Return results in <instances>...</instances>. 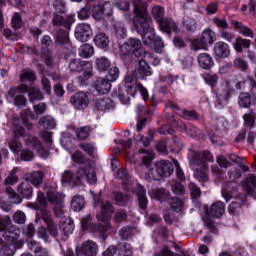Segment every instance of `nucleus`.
I'll return each mask as SVG.
<instances>
[{
	"label": "nucleus",
	"mask_w": 256,
	"mask_h": 256,
	"mask_svg": "<svg viewBox=\"0 0 256 256\" xmlns=\"http://www.w3.org/2000/svg\"><path fill=\"white\" fill-rule=\"evenodd\" d=\"M137 18L134 21V28L138 35H141L144 45H153L157 36L153 29V20L149 13L145 12V6L139 2L135 3Z\"/></svg>",
	"instance_id": "nucleus-1"
},
{
	"label": "nucleus",
	"mask_w": 256,
	"mask_h": 256,
	"mask_svg": "<svg viewBox=\"0 0 256 256\" xmlns=\"http://www.w3.org/2000/svg\"><path fill=\"white\" fill-rule=\"evenodd\" d=\"M17 123H19V119H14V138L8 144L9 149H11L13 153H19V151H21L22 144L19 141L20 136L24 138V141L27 145L36 149V151L39 153V155L42 156L43 159H47L49 157V152L43 149V145L41 144L39 138L25 133V128L17 126Z\"/></svg>",
	"instance_id": "nucleus-2"
},
{
	"label": "nucleus",
	"mask_w": 256,
	"mask_h": 256,
	"mask_svg": "<svg viewBox=\"0 0 256 256\" xmlns=\"http://www.w3.org/2000/svg\"><path fill=\"white\" fill-rule=\"evenodd\" d=\"M124 87L125 90L119 88L118 89V99L122 103V105H127L129 103L131 97H135L137 95V92L139 91L140 95H142V98L144 101H147L149 99V92L147 91V88L143 86V84L137 82L136 79L133 78L131 75H127L124 80Z\"/></svg>",
	"instance_id": "nucleus-3"
},
{
	"label": "nucleus",
	"mask_w": 256,
	"mask_h": 256,
	"mask_svg": "<svg viewBox=\"0 0 256 256\" xmlns=\"http://www.w3.org/2000/svg\"><path fill=\"white\" fill-rule=\"evenodd\" d=\"M82 179H86L90 185H95L97 183L95 168L91 165H86L78 170L77 175L73 174L70 170H66L62 174V183H68L69 185H79Z\"/></svg>",
	"instance_id": "nucleus-4"
},
{
	"label": "nucleus",
	"mask_w": 256,
	"mask_h": 256,
	"mask_svg": "<svg viewBox=\"0 0 256 256\" xmlns=\"http://www.w3.org/2000/svg\"><path fill=\"white\" fill-rule=\"evenodd\" d=\"M37 203L36 211H40L42 220L46 223L48 231H50L51 235H58L57 225H55V222L53 221L51 212L47 210V198H45V194L41 191H38Z\"/></svg>",
	"instance_id": "nucleus-5"
},
{
	"label": "nucleus",
	"mask_w": 256,
	"mask_h": 256,
	"mask_svg": "<svg viewBox=\"0 0 256 256\" xmlns=\"http://www.w3.org/2000/svg\"><path fill=\"white\" fill-rule=\"evenodd\" d=\"M188 161L191 169H207V163H213V154L209 151L199 152L190 149L188 153Z\"/></svg>",
	"instance_id": "nucleus-6"
},
{
	"label": "nucleus",
	"mask_w": 256,
	"mask_h": 256,
	"mask_svg": "<svg viewBox=\"0 0 256 256\" xmlns=\"http://www.w3.org/2000/svg\"><path fill=\"white\" fill-rule=\"evenodd\" d=\"M138 153L140 155H144L142 157V163L148 169L149 179H152L153 181H161L162 177L157 169V164H154L153 167H151V163L153 162V159H155V154L152 152V150L140 148Z\"/></svg>",
	"instance_id": "nucleus-7"
},
{
	"label": "nucleus",
	"mask_w": 256,
	"mask_h": 256,
	"mask_svg": "<svg viewBox=\"0 0 256 256\" xmlns=\"http://www.w3.org/2000/svg\"><path fill=\"white\" fill-rule=\"evenodd\" d=\"M69 71L72 73H81L82 81H87L93 77V67L91 63L83 61L79 58L72 59L68 65Z\"/></svg>",
	"instance_id": "nucleus-8"
},
{
	"label": "nucleus",
	"mask_w": 256,
	"mask_h": 256,
	"mask_svg": "<svg viewBox=\"0 0 256 256\" xmlns=\"http://www.w3.org/2000/svg\"><path fill=\"white\" fill-rule=\"evenodd\" d=\"M93 216L88 214L81 219V227L82 231H89L90 233H97L100 237H104L105 233L111 229V224L107 223L103 225V223L97 225L92 223Z\"/></svg>",
	"instance_id": "nucleus-9"
},
{
	"label": "nucleus",
	"mask_w": 256,
	"mask_h": 256,
	"mask_svg": "<svg viewBox=\"0 0 256 256\" xmlns=\"http://www.w3.org/2000/svg\"><path fill=\"white\" fill-rule=\"evenodd\" d=\"M217 41V35L211 29H206L202 32V35L199 39H194L191 43V47L194 51H199L203 49L207 51L209 45H213V42Z\"/></svg>",
	"instance_id": "nucleus-10"
},
{
	"label": "nucleus",
	"mask_w": 256,
	"mask_h": 256,
	"mask_svg": "<svg viewBox=\"0 0 256 256\" xmlns=\"http://www.w3.org/2000/svg\"><path fill=\"white\" fill-rule=\"evenodd\" d=\"M124 55H134V57H141L143 53V44L137 38H130L121 47Z\"/></svg>",
	"instance_id": "nucleus-11"
},
{
	"label": "nucleus",
	"mask_w": 256,
	"mask_h": 256,
	"mask_svg": "<svg viewBox=\"0 0 256 256\" xmlns=\"http://www.w3.org/2000/svg\"><path fill=\"white\" fill-rule=\"evenodd\" d=\"M233 93H235V88H233L229 80H226L221 82V84L217 88L216 97L219 103H223L225 101H229Z\"/></svg>",
	"instance_id": "nucleus-12"
},
{
	"label": "nucleus",
	"mask_w": 256,
	"mask_h": 256,
	"mask_svg": "<svg viewBox=\"0 0 256 256\" xmlns=\"http://www.w3.org/2000/svg\"><path fill=\"white\" fill-rule=\"evenodd\" d=\"M76 256H97L99 253V246L93 240L83 242L81 247L75 250Z\"/></svg>",
	"instance_id": "nucleus-13"
},
{
	"label": "nucleus",
	"mask_w": 256,
	"mask_h": 256,
	"mask_svg": "<svg viewBox=\"0 0 256 256\" xmlns=\"http://www.w3.org/2000/svg\"><path fill=\"white\" fill-rule=\"evenodd\" d=\"M91 35H93V29L91 28L90 24H77L74 31V36L77 39V41H80L81 43H87V41L91 39Z\"/></svg>",
	"instance_id": "nucleus-14"
},
{
	"label": "nucleus",
	"mask_w": 256,
	"mask_h": 256,
	"mask_svg": "<svg viewBox=\"0 0 256 256\" xmlns=\"http://www.w3.org/2000/svg\"><path fill=\"white\" fill-rule=\"evenodd\" d=\"M166 107L171 109L174 113H177L179 117L187 119L188 121H197V119H199L197 112L181 109L179 105L175 104L173 101H168Z\"/></svg>",
	"instance_id": "nucleus-15"
},
{
	"label": "nucleus",
	"mask_w": 256,
	"mask_h": 256,
	"mask_svg": "<svg viewBox=\"0 0 256 256\" xmlns=\"http://www.w3.org/2000/svg\"><path fill=\"white\" fill-rule=\"evenodd\" d=\"M70 103L74 109L83 111V109H87V107H89V94L85 92H76L70 97Z\"/></svg>",
	"instance_id": "nucleus-16"
},
{
	"label": "nucleus",
	"mask_w": 256,
	"mask_h": 256,
	"mask_svg": "<svg viewBox=\"0 0 256 256\" xmlns=\"http://www.w3.org/2000/svg\"><path fill=\"white\" fill-rule=\"evenodd\" d=\"M115 213V207L113 206V204H111V202L106 201L102 203V208H101V212L99 214H97V219L98 221H101V223L103 225H110L111 224V214ZM111 228V225H110Z\"/></svg>",
	"instance_id": "nucleus-17"
},
{
	"label": "nucleus",
	"mask_w": 256,
	"mask_h": 256,
	"mask_svg": "<svg viewBox=\"0 0 256 256\" xmlns=\"http://www.w3.org/2000/svg\"><path fill=\"white\" fill-rule=\"evenodd\" d=\"M151 75H153V71L151 70V66H149L145 60H140L137 68L132 73L133 79L142 80L147 79V77H151Z\"/></svg>",
	"instance_id": "nucleus-18"
},
{
	"label": "nucleus",
	"mask_w": 256,
	"mask_h": 256,
	"mask_svg": "<svg viewBox=\"0 0 256 256\" xmlns=\"http://www.w3.org/2000/svg\"><path fill=\"white\" fill-rule=\"evenodd\" d=\"M51 45H53V40L50 36H44L41 40V55L44 57L46 64L51 65L53 63V52L51 51Z\"/></svg>",
	"instance_id": "nucleus-19"
},
{
	"label": "nucleus",
	"mask_w": 256,
	"mask_h": 256,
	"mask_svg": "<svg viewBox=\"0 0 256 256\" xmlns=\"http://www.w3.org/2000/svg\"><path fill=\"white\" fill-rule=\"evenodd\" d=\"M73 23H75V18L71 15L54 14L53 25H56V27H64L69 30Z\"/></svg>",
	"instance_id": "nucleus-20"
},
{
	"label": "nucleus",
	"mask_w": 256,
	"mask_h": 256,
	"mask_svg": "<svg viewBox=\"0 0 256 256\" xmlns=\"http://www.w3.org/2000/svg\"><path fill=\"white\" fill-rule=\"evenodd\" d=\"M105 15H111V4L105 3L104 5H96L93 7L92 17L96 21H101Z\"/></svg>",
	"instance_id": "nucleus-21"
},
{
	"label": "nucleus",
	"mask_w": 256,
	"mask_h": 256,
	"mask_svg": "<svg viewBox=\"0 0 256 256\" xmlns=\"http://www.w3.org/2000/svg\"><path fill=\"white\" fill-rule=\"evenodd\" d=\"M156 169L160 173V177H169L175 171L173 164L167 160H160L156 162Z\"/></svg>",
	"instance_id": "nucleus-22"
},
{
	"label": "nucleus",
	"mask_w": 256,
	"mask_h": 256,
	"mask_svg": "<svg viewBox=\"0 0 256 256\" xmlns=\"http://www.w3.org/2000/svg\"><path fill=\"white\" fill-rule=\"evenodd\" d=\"M160 31L163 33H167V35L171 34V31H174V33H179V28L177 27V24L173 19L171 18H163L158 22Z\"/></svg>",
	"instance_id": "nucleus-23"
},
{
	"label": "nucleus",
	"mask_w": 256,
	"mask_h": 256,
	"mask_svg": "<svg viewBox=\"0 0 256 256\" xmlns=\"http://www.w3.org/2000/svg\"><path fill=\"white\" fill-rule=\"evenodd\" d=\"M205 213L208 215V217H215L216 219H219V217L223 216V213H225V205L223 202H216L214 203L210 209L205 206Z\"/></svg>",
	"instance_id": "nucleus-24"
},
{
	"label": "nucleus",
	"mask_w": 256,
	"mask_h": 256,
	"mask_svg": "<svg viewBox=\"0 0 256 256\" xmlns=\"http://www.w3.org/2000/svg\"><path fill=\"white\" fill-rule=\"evenodd\" d=\"M214 55H216L218 59H225L229 57V55H231L229 45L225 42H217L214 46Z\"/></svg>",
	"instance_id": "nucleus-25"
},
{
	"label": "nucleus",
	"mask_w": 256,
	"mask_h": 256,
	"mask_svg": "<svg viewBox=\"0 0 256 256\" xmlns=\"http://www.w3.org/2000/svg\"><path fill=\"white\" fill-rule=\"evenodd\" d=\"M30 90L31 88H29V86L25 83H21L17 87H12L8 90L7 101L9 103H13V99H15L17 93H29Z\"/></svg>",
	"instance_id": "nucleus-26"
},
{
	"label": "nucleus",
	"mask_w": 256,
	"mask_h": 256,
	"mask_svg": "<svg viewBox=\"0 0 256 256\" xmlns=\"http://www.w3.org/2000/svg\"><path fill=\"white\" fill-rule=\"evenodd\" d=\"M93 42L99 49H107V47H109V43H111V40L109 39V35L106 33L98 32L94 36Z\"/></svg>",
	"instance_id": "nucleus-27"
},
{
	"label": "nucleus",
	"mask_w": 256,
	"mask_h": 256,
	"mask_svg": "<svg viewBox=\"0 0 256 256\" xmlns=\"http://www.w3.org/2000/svg\"><path fill=\"white\" fill-rule=\"evenodd\" d=\"M134 193L138 197V203L140 208L147 209V204L149 203V201L147 200V192H145V188L141 184H138L134 188Z\"/></svg>",
	"instance_id": "nucleus-28"
},
{
	"label": "nucleus",
	"mask_w": 256,
	"mask_h": 256,
	"mask_svg": "<svg viewBox=\"0 0 256 256\" xmlns=\"http://www.w3.org/2000/svg\"><path fill=\"white\" fill-rule=\"evenodd\" d=\"M94 87L100 95H107L111 91V83L104 78H98L94 83Z\"/></svg>",
	"instance_id": "nucleus-29"
},
{
	"label": "nucleus",
	"mask_w": 256,
	"mask_h": 256,
	"mask_svg": "<svg viewBox=\"0 0 256 256\" xmlns=\"http://www.w3.org/2000/svg\"><path fill=\"white\" fill-rule=\"evenodd\" d=\"M18 193L22 195L24 199H31L33 197V186L25 180L18 186Z\"/></svg>",
	"instance_id": "nucleus-30"
},
{
	"label": "nucleus",
	"mask_w": 256,
	"mask_h": 256,
	"mask_svg": "<svg viewBox=\"0 0 256 256\" xmlns=\"http://www.w3.org/2000/svg\"><path fill=\"white\" fill-rule=\"evenodd\" d=\"M43 177H44L43 172L36 171V172H31L26 174L25 179L26 181L34 185V187H39V185L43 183Z\"/></svg>",
	"instance_id": "nucleus-31"
},
{
	"label": "nucleus",
	"mask_w": 256,
	"mask_h": 256,
	"mask_svg": "<svg viewBox=\"0 0 256 256\" xmlns=\"http://www.w3.org/2000/svg\"><path fill=\"white\" fill-rule=\"evenodd\" d=\"M47 195V199L49 201V203H51L52 205H61L63 204V199L65 198V196H63V194L53 190V189H50L47 191L46 193Z\"/></svg>",
	"instance_id": "nucleus-32"
},
{
	"label": "nucleus",
	"mask_w": 256,
	"mask_h": 256,
	"mask_svg": "<svg viewBox=\"0 0 256 256\" xmlns=\"http://www.w3.org/2000/svg\"><path fill=\"white\" fill-rule=\"evenodd\" d=\"M33 109H34V113L36 115L31 114V110H27L26 115H30V117H31V119H33V121H37L39 119V115H43V113H45V111H47V104L45 102H41L37 105H34Z\"/></svg>",
	"instance_id": "nucleus-33"
},
{
	"label": "nucleus",
	"mask_w": 256,
	"mask_h": 256,
	"mask_svg": "<svg viewBox=\"0 0 256 256\" xmlns=\"http://www.w3.org/2000/svg\"><path fill=\"white\" fill-rule=\"evenodd\" d=\"M213 63V57H211V55L207 53L199 54L198 65H200L202 69H211V67H213Z\"/></svg>",
	"instance_id": "nucleus-34"
},
{
	"label": "nucleus",
	"mask_w": 256,
	"mask_h": 256,
	"mask_svg": "<svg viewBox=\"0 0 256 256\" xmlns=\"http://www.w3.org/2000/svg\"><path fill=\"white\" fill-rule=\"evenodd\" d=\"M113 35H115L118 39H125L127 37V29L125 28V24L119 21L114 22Z\"/></svg>",
	"instance_id": "nucleus-35"
},
{
	"label": "nucleus",
	"mask_w": 256,
	"mask_h": 256,
	"mask_svg": "<svg viewBox=\"0 0 256 256\" xmlns=\"http://www.w3.org/2000/svg\"><path fill=\"white\" fill-rule=\"evenodd\" d=\"M78 53L80 57L89 59L95 55V48L91 44H82L78 49Z\"/></svg>",
	"instance_id": "nucleus-36"
},
{
	"label": "nucleus",
	"mask_w": 256,
	"mask_h": 256,
	"mask_svg": "<svg viewBox=\"0 0 256 256\" xmlns=\"http://www.w3.org/2000/svg\"><path fill=\"white\" fill-rule=\"evenodd\" d=\"M85 207V198L81 195H76L72 198L71 209L73 211L79 212L83 211Z\"/></svg>",
	"instance_id": "nucleus-37"
},
{
	"label": "nucleus",
	"mask_w": 256,
	"mask_h": 256,
	"mask_svg": "<svg viewBox=\"0 0 256 256\" xmlns=\"http://www.w3.org/2000/svg\"><path fill=\"white\" fill-rule=\"evenodd\" d=\"M232 44L237 53H241L243 49L251 47V41L243 38H236Z\"/></svg>",
	"instance_id": "nucleus-38"
},
{
	"label": "nucleus",
	"mask_w": 256,
	"mask_h": 256,
	"mask_svg": "<svg viewBox=\"0 0 256 256\" xmlns=\"http://www.w3.org/2000/svg\"><path fill=\"white\" fill-rule=\"evenodd\" d=\"M28 97L30 103H35V101H43L44 99L43 92H41V89L37 87H30Z\"/></svg>",
	"instance_id": "nucleus-39"
},
{
	"label": "nucleus",
	"mask_w": 256,
	"mask_h": 256,
	"mask_svg": "<svg viewBox=\"0 0 256 256\" xmlns=\"http://www.w3.org/2000/svg\"><path fill=\"white\" fill-rule=\"evenodd\" d=\"M95 65L98 71H107L111 67V60L105 56L96 58Z\"/></svg>",
	"instance_id": "nucleus-40"
},
{
	"label": "nucleus",
	"mask_w": 256,
	"mask_h": 256,
	"mask_svg": "<svg viewBox=\"0 0 256 256\" xmlns=\"http://www.w3.org/2000/svg\"><path fill=\"white\" fill-rule=\"evenodd\" d=\"M255 186H256V177L253 174H249L246 177V189L248 193L256 199V193H255Z\"/></svg>",
	"instance_id": "nucleus-41"
},
{
	"label": "nucleus",
	"mask_w": 256,
	"mask_h": 256,
	"mask_svg": "<svg viewBox=\"0 0 256 256\" xmlns=\"http://www.w3.org/2000/svg\"><path fill=\"white\" fill-rule=\"evenodd\" d=\"M39 125L40 127H43V129H55V127H57V122L51 116H44L40 119Z\"/></svg>",
	"instance_id": "nucleus-42"
},
{
	"label": "nucleus",
	"mask_w": 256,
	"mask_h": 256,
	"mask_svg": "<svg viewBox=\"0 0 256 256\" xmlns=\"http://www.w3.org/2000/svg\"><path fill=\"white\" fill-rule=\"evenodd\" d=\"M153 139H155V136H153V133L151 132H149L148 136H144L143 134H137L134 136V140L137 143H142L143 147H149Z\"/></svg>",
	"instance_id": "nucleus-43"
},
{
	"label": "nucleus",
	"mask_w": 256,
	"mask_h": 256,
	"mask_svg": "<svg viewBox=\"0 0 256 256\" xmlns=\"http://www.w3.org/2000/svg\"><path fill=\"white\" fill-rule=\"evenodd\" d=\"M113 199L116 203V205H119V207H125L127 205V202L130 201V197L127 194H123L122 192H114Z\"/></svg>",
	"instance_id": "nucleus-44"
},
{
	"label": "nucleus",
	"mask_w": 256,
	"mask_h": 256,
	"mask_svg": "<svg viewBox=\"0 0 256 256\" xmlns=\"http://www.w3.org/2000/svg\"><path fill=\"white\" fill-rule=\"evenodd\" d=\"M20 81L22 83H34V81H37V74L33 70H24L20 74Z\"/></svg>",
	"instance_id": "nucleus-45"
},
{
	"label": "nucleus",
	"mask_w": 256,
	"mask_h": 256,
	"mask_svg": "<svg viewBox=\"0 0 256 256\" xmlns=\"http://www.w3.org/2000/svg\"><path fill=\"white\" fill-rule=\"evenodd\" d=\"M11 27L14 31H19L23 27V17L19 12H15L11 18Z\"/></svg>",
	"instance_id": "nucleus-46"
},
{
	"label": "nucleus",
	"mask_w": 256,
	"mask_h": 256,
	"mask_svg": "<svg viewBox=\"0 0 256 256\" xmlns=\"http://www.w3.org/2000/svg\"><path fill=\"white\" fill-rule=\"evenodd\" d=\"M233 25L241 35H244L245 37H253V30L243 25V23L235 21L233 22Z\"/></svg>",
	"instance_id": "nucleus-47"
},
{
	"label": "nucleus",
	"mask_w": 256,
	"mask_h": 256,
	"mask_svg": "<svg viewBox=\"0 0 256 256\" xmlns=\"http://www.w3.org/2000/svg\"><path fill=\"white\" fill-rule=\"evenodd\" d=\"M194 171V177L199 181V183H207L209 181V176L205 173V168H192Z\"/></svg>",
	"instance_id": "nucleus-48"
},
{
	"label": "nucleus",
	"mask_w": 256,
	"mask_h": 256,
	"mask_svg": "<svg viewBox=\"0 0 256 256\" xmlns=\"http://www.w3.org/2000/svg\"><path fill=\"white\" fill-rule=\"evenodd\" d=\"M238 104L243 109H247L251 106V95L249 93H241L238 97Z\"/></svg>",
	"instance_id": "nucleus-49"
},
{
	"label": "nucleus",
	"mask_w": 256,
	"mask_h": 256,
	"mask_svg": "<svg viewBox=\"0 0 256 256\" xmlns=\"http://www.w3.org/2000/svg\"><path fill=\"white\" fill-rule=\"evenodd\" d=\"M203 79L210 87H215L219 81V76L216 73L210 72L203 75Z\"/></svg>",
	"instance_id": "nucleus-50"
},
{
	"label": "nucleus",
	"mask_w": 256,
	"mask_h": 256,
	"mask_svg": "<svg viewBox=\"0 0 256 256\" xmlns=\"http://www.w3.org/2000/svg\"><path fill=\"white\" fill-rule=\"evenodd\" d=\"M6 193L8 194L10 203H12L13 205H19V203L23 202V199L19 197V195L15 193V191L12 190L11 187H6Z\"/></svg>",
	"instance_id": "nucleus-51"
},
{
	"label": "nucleus",
	"mask_w": 256,
	"mask_h": 256,
	"mask_svg": "<svg viewBox=\"0 0 256 256\" xmlns=\"http://www.w3.org/2000/svg\"><path fill=\"white\" fill-rule=\"evenodd\" d=\"M61 231L64 236L69 237L75 231V224L71 220H68L61 225Z\"/></svg>",
	"instance_id": "nucleus-52"
},
{
	"label": "nucleus",
	"mask_w": 256,
	"mask_h": 256,
	"mask_svg": "<svg viewBox=\"0 0 256 256\" xmlns=\"http://www.w3.org/2000/svg\"><path fill=\"white\" fill-rule=\"evenodd\" d=\"M90 133H91V126H83L76 130L77 138L80 141H85V139L89 137Z\"/></svg>",
	"instance_id": "nucleus-53"
},
{
	"label": "nucleus",
	"mask_w": 256,
	"mask_h": 256,
	"mask_svg": "<svg viewBox=\"0 0 256 256\" xmlns=\"http://www.w3.org/2000/svg\"><path fill=\"white\" fill-rule=\"evenodd\" d=\"M69 43V32L60 30L56 36V45H67Z\"/></svg>",
	"instance_id": "nucleus-54"
},
{
	"label": "nucleus",
	"mask_w": 256,
	"mask_h": 256,
	"mask_svg": "<svg viewBox=\"0 0 256 256\" xmlns=\"http://www.w3.org/2000/svg\"><path fill=\"white\" fill-rule=\"evenodd\" d=\"M188 188H189L192 200L197 201V199H199V197H201V188H199V186H197V184H195L193 182H191L188 185Z\"/></svg>",
	"instance_id": "nucleus-55"
},
{
	"label": "nucleus",
	"mask_w": 256,
	"mask_h": 256,
	"mask_svg": "<svg viewBox=\"0 0 256 256\" xmlns=\"http://www.w3.org/2000/svg\"><path fill=\"white\" fill-rule=\"evenodd\" d=\"M154 195L157 201H161V203H163V201H169V191L163 188L155 190Z\"/></svg>",
	"instance_id": "nucleus-56"
},
{
	"label": "nucleus",
	"mask_w": 256,
	"mask_h": 256,
	"mask_svg": "<svg viewBox=\"0 0 256 256\" xmlns=\"http://www.w3.org/2000/svg\"><path fill=\"white\" fill-rule=\"evenodd\" d=\"M152 15L157 23H159L165 17V10L160 6H155L152 8Z\"/></svg>",
	"instance_id": "nucleus-57"
},
{
	"label": "nucleus",
	"mask_w": 256,
	"mask_h": 256,
	"mask_svg": "<svg viewBox=\"0 0 256 256\" xmlns=\"http://www.w3.org/2000/svg\"><path fill=\"white\" fill-rule=\"evenodd\" d=\"M107 81L113 82L119 79V68L117 66H113L110 68L106 75Z\"/></svg>",
	"instance_id": "nucleus-58"
},
{
	"label": "nucleus",
	"mask_w": 256,
	"mask_h": 256,
	"mask_svg": "<svg viewBox=\"0 0 256 256\" xmlns=\"http://www.w3.org/2000/svg\"><path fill=\"white\" fill-rule=\"evenodd\" d=\"M55 9V14H67V8L65 7V2L63 0H55L53 3Z\"/></svg>",
	"instance_id": "nucleus-59"
},
{
	"label": "nucleus",
	"mask_w": 256,
	"mask_h": 256,
	"mask_svg": "<svg viewBox=\"0 0 256 256\" xmlns=\"http://www.w3.org/2000/svg\"><path fill=\"white\" fill-rule=\"evenodd\" d=\"M4 239L7 241H17V239H19L18 231L13 230V228L6 229V231H4Z\"/></svg>",
	"instance_id": "nucleus-60"
},
{
	"label": "nucleus",
	"mask_w": 256,
	"mask_h": 256,
	"mask_svg": "<svg viewBox=\"0 0 256 256\" xmlns=\"http://www.w3.org/2000/svg\"><path fill=\"white\" fill-rule=\"evenodd\" d=\"M127 217V210L119 209L114 215V221L115 223H123V221H127Z\"/></svg>",
	"instance_id": "nucleus-61"
},
{
	"label": "nucleus",
	"mask_w": 256,
	"mask_h": 256,
	"mask_svg": "<svg viewBox=\"0 0 256 256\" xmlns=\"http://www.w3.org/2000/svg\"><path fill=\"white\" fill-rule=\"evenodd\" d=\"M169 204L172 211L179 212L183 207V200L174 197V198H171Z\"/></svg>",
	"instance_id": "nucleus-62"
},
{
	"label": "nucleus",
	"mask_w": 256,
	"mask_h": 256,
	"mask_svg": "<svg viewBox=\"0 0 256 256\" xmlns=\"http://www.w3.org/2000/svg\"><path fill=\"white\" fill-rule=\"evenodd\" d=\"M234 67L235 69H239V71H247V69H249L247 62L241 57H237L234 60Z\"/></svg>",
	"instance_id": "nucleus-63"
},
{
	"label": "nucleus",
	"mask_w": 256,
	"mask_h": 256,
	"mask_svg": "<svg viewBox=\"0 0 256 256\" xmlns=\"http://www.w3.org/2000/svg\"><path fill=\"white\" fill-rule=\"evenodd\" d=\"M184 25L187 31H197V21H195L193 18L186 17L184 19Z\"/></svg>",
	"instance_id": "nucleus-64"
}]
</instances>
